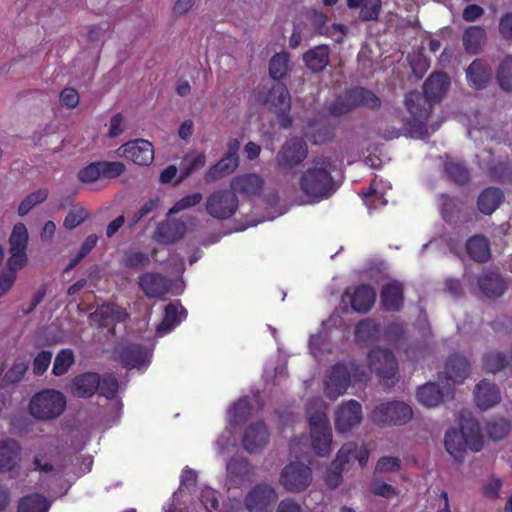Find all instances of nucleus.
I'll return each instance as SVG.
<instances>
[{
    "label": "nucleus",
    "mask_w": 512,
    "mask_h": 512,
    "mask_svg": "<svg viewBox=\"0 0 512 512\" xmlns=\"http://www.w3.org/2000/svg\"><path fill=\"white\" fill-rule=\"evenodd\" d=\"M239 167V158H233L226 154L211 166L205 173V181L207 183L217 181L232 174Z\"/></svg>",
    "instance_id": "nucleus-35"
},
{
    "label": "nucleus",
    "mask_w": 512,
    "mask_h": 512,
    "mask_svg": "<svg viewBox=\"0 0 512 512\" xmlns=\"http://www.w3.org/2000/svg\"><path fill=\"white\" fill-rule=\"evenodd\" d=\"M369 450L362 446L358 449L356 442H347L337 452L336 458L331 463V468L326 475V484L334 489L341 484L344 466L352 460H357L361 467H365L369 460Z\"/></svg>",
    "instance_id": "nucleus-4"
},
{
    "label": "nucleus",
    "mask_w": 512,
    "mask_h": 512,
    "mask_svg": "<svg viewBox=\"0 0 512 512\" xmlns=\"http://www.w3.org/2000/svg\"><path fill=\"white\" fill-rule=\"evenodd\" d=\"M349 9H360L359 19L365 22L377 21L381 12V0H347Z\"/></svg>",
    "instance_id": "nucleus-38"
},
{
    "label": "nucleus",
    "mask_w": 512,
    "mask_h": 512,
    "mask_svg": "<svg viewBox=\"0 0 512 512\" xmlns=\"http://www.w3.org/2000/svg\"><path fill=\"white\" fill-rule=\"evenodd\" d=\"M469 371L470 362L461 355H451L445 363L446 378L454 383H463L468 377Z\"/></svg>",
    "instance_id": "nucleus-33"
},
{
    "label": "nucleus",
    "mask_w": 512,
    "mask_h": 512,
    "mask_svg": "<svg viewBox=\"0 0 512 512\" xmlns=\"http://www.w3.org/2000/svg\"><path fill=\"white\" fill-rule=\"evenodd\" d=\"M22 447L13 438L0 441V473L19 474Z\"/></svg>",
    "instance_id": "nucleus-16"
},
{
    "label": "nucleus",
    "mask_w": 512,
    "mask_h": 512,
    "mask_svg": "<svg viewBox=\"0 0 512 512\" xmlns=\"http://www.w3.org/2000/svg\"><path fill=\"white\" fill-rule=\"evenodd\" d=\"M380 302L386 311H400L404 304L403 284L396 280L384 284L380 292Z\"/></svg>",
    "instance_id": "nucleus-21"
},
{
    "label": "nucleus",
    "mask_w": 512,
    "mask_h": 512,
    "mask_svg": "<svg viewBox=\"0 0 512 512\" xmlns=\"http://www.w3.org/2000/svg\"><path fill=\"white\" fill-rule=\"evenodd\" d=\"M100 375L96 372H85L77 375L71 384V392L78 398H91L99 388Z\"/></svg>",
    "instance_id": "nucleus-25"
},
{
    "label": "nucleus",
    "mask_w": 512,
    "mask_h": 512,
    "mask_svg": "<svg viewBox=\"0 0 512 512\" xmlns=\"http://www.w3.org/2000/svg\"><path fill=\"white\" fill-rule=\"evenodd\" d=\"M304 134L312 144L320 145L330 142L335 133L334 128L330 124L311 121L308 123Z\"/></svg>",
    "instance_id": "nucleus-36"
},
{
    "label": "nucleus",
    "mask_w": 512,
    "mask_h": 512,
    "mask_svg": "<svg viewBox=\"0 0 512 512\" xmlns=\"http://www.w3.org/2000/svg\"><path fill=\"white\" fill-rule=\"evenodd\" d=\"M95 314L102 326L123 322L128 317L126 310L116 304H103L97 308Z\"/></svg>",
    "instance_id": "nucleus-40"
},
{
    "label": "nucleus",
    "mask_w": 512,
    "mask_h": 512,
    "mask_svg": "<svg viewBox=\"0 0 512 512\" xmlns=\"http://www.w3.org/2000/svg\"><path fill=\"white\" fill-rule=\"evenodd\" d=\"M49 192L46 188L38 189L28 194L18 206V215H27L35 206L47 200Z\"/></svg>",
    "instance_id": "nucleus-48"
},
{
    "label": "nucleus",
    "mask_w": 512,
    "mask_h": 512,
    "mask_svg": "<svg viewBox=\"0 0 512 512\" xmlns=\"http://www.w3.org/2000/svg\"><path fill=\"white\" fill-rule=\"evenodd\" d=\"M150 255L136 249H128L123 252L122 266L129 270L139 271L149 266Z\"/></svg>",
    "instance_id": "nucleus-44"
},
{
    "label": "nucleus",
    "mask_w": 512,
    "mask_h": 512,
    "mask_svg": "<svg viewBox=\"0 0 512 512\" xmlns=\"http://www.w3.org/2000/svg\"><path fill=\"white\" fill-rule=\"evenodd\" d=\"M307 19L313 27L314 33L326 35L328 28V17L320 11H310L307 14Z\"/></svg>",
    "instance_id": "nucleus-60"
},
{
    "label": "nucleus",
    "mask_w": 512,
    "mask_h": 512,
    "mask_svg": "<svg viewBox=\"0 0 512 512\" xmlns=\"http://www.w3.org/2000/svg\"><path fill=\"white\" fill-rule=\"evenodd\" d=\"M413 416L412 408L400 401L382 403L372 412V420L377 424L404 425Z\"/></svg>",
    "instance_id": "nucleus-9"
},
{
    "label": "nucleus",
    "mask_w": 512,
    "mask_h": 512,
    "mask_svg": "<svg viewBox=\"0 0 512 512\" xmlns=\"http://www.w3.org/2000/svg\"><path fill=\"white\" fill-rule=\"evenodd\" d=\"M227 471L230 475L234 477L244 479L251 472V464L249 460L245 458H232L227 463Z\"/></svg>",
    "instance_id": "nucleus-55"
},
{
    "label": "nucleus",
    "mask_w": 512,
    "mask_h": 512,
    "mask_svg": "<svg viewBox=\"0 0 512 512\" xmlns=\"http://www.w3.org/2000/svg\"><path fill=\"white\" fill-rule=\"evenodd\" d=\"M99 165L100 164H98L97 161L80 169L77 173L78 180L82 183H92L97 181L101 177Z\"/></svg>",
    "instance_id": "nucleus-64"
},
{
    "label": "nucleus",
    "mask_w": 512,
    "mask_h": 512,
    "mask_svg": "<svg viewBox=\"0 0 512 512\" xmlns=\"http://www.w3.org/2000/svg\"><path fill=\"white\" fill-rule=\"evenodd\" d=\"M450 86L449 77L443 72L432 73L423 84V93L410 91L405 95V106L410 113L402 127L403 135L425 138L429 135L427 122L433 104L441 101Z\"/></svg>",
    "instance_id": "nucleus-1"
},
{
    "label": "nucleus",
    "mask_w": 512,
    "mask_h": 512,
    "mask_svg": "<svg viewBox=\"0 0 512 512\" xmlns=\"http://www.w3.org/2000/svg\"><path fill=\"white\" fill-rule=\"evenodd\" d=\"M496 81L505 92H512V55H506L496 69Z\"/></svg>",
    "instance_id": "nucleus-47"
},
{
    "label": "nucleus",
    "mask_w": 512,
    "mask_h": 512,
    "mask_svg": "<svg viewBox=\"0 0 512 512\" xmlns=\"http://www.w3.org/2000/svg\"><path fill=\"white\" fill-rule=\"evenodd\" d=\"M351 383L349 368L343 363L334 364L324 380V394L330 400L343 395Z\"/></svg>",
    "instance_id": "nucleus-13"
},
{
    "label": "nucleus",
    "mask_w": 512,
    "mask_h": 512,
    "mask_svg": "<svg viewBox=\"0 0 512 512\" xmlns=\"http://www.w3.org/2000/svg\"><path fill=\"white\" fill-rule=\"evenodd\" d=\"M476 405L481 410H487L497 405L501 400V394L496 384L490 383L486 379L481 380L474 391Z\"/></svg>",
    "instance_id": "nucleus-26"
},
{
    "label": "nucleus",
    "mask_w": 512,
    "mask_h": 512,
    "mask_svg": "<svg viewBox=\"0 0 512 512\" xmlns=\"http://www.w3.org/2000/svg\"><path fill=\"white\" fill-rule=\"evenodd\" d=\"M269 431L264 421H256L250 424L242 437L244 449L249 453L262 450L269 441Z\"/></svg>",
    "instance_id": "nucleus-18"
},
{
    "label": "nucleus",
    "mask_w": 512,
    "mask_h": 512,
    "mask_svg": "<svg viewBox=\"0 0 512 512\" xmlns=\"http://www.w3.org/2000/svg\"><path fill=\"white\" fill-rule=\"evenodd\" d=\"M49 507V502L42 494L32 493L20 498L17 512H47Z\"/></svg>",
    "instance_id": "nucleus-42"
},
{
    "label": "nucleus",
    "mask_w": 512,
    "mask_h": 512,
    "mask_svg": "<svg viewBox=\"0 0 512 512\" xmlns=\"http://www.w3.org/2000/svg\"><path fill=\"white\" fill-rule=\"evenodd\" d=\"M453 387H441L435 382H428L417 389L416 397L420 404L426 407H437L444 402L445 397H453Z\"/></svg>",
    "instance_id": "nucleus-17"
},
{
    "label": "nucleus",
    "mask_w": 512,
    "mask_h": 512,
    "mask_svg": "<svg viewBox=\"0 0 512 512\" xmlns=\"http://www.w3.org/2000/svg\"><path fill=\"white\" fill-rule=\"evenodd\" d=\"M202 194L200 192H195L189 195L182 197L178 200L169 210L168 214H177L183 210L189 209L198 205L202 201Z\"/></svg>",
    "instance_id": "nucleus-59"
},
{
    "label": "nucleus",
    "mask_w": 512,
    "mask_h": 512,
    "mask_svg": "<svg viewBox=\"0 0 512 512\" xmlns=\"http://www.w3.org/2000/svg\"><path fill=\"white\" fill-rule=\"evenodd\" d=\"M376 301V292L369 284H360L355 287L350 295L351 308L357 313H367L372 309Z\"/></svg>",
    "instance_id": "nucleus-27"
},
{
    "label": "nucleus",
    "mask_w": 512,
    "mask_h": 512,
    "mask_svg": "<svg viewBox=\"0 0 512 512\" xmlns=\"http://www.w3.org/2000/svg\"><path fill=\"white\" fill-rule=\"evenodd\" d=\"M119 389V383L117 378L111 374L106 373L99 380V388L97 392L100 396L105 397L108 400L115 398Z\"/></svg>",
    "instance_id": "nucleus-53"
},
{
    "label": "nucleus",
    "mask_w": 512,
    "mask_h": 512,
    "mask_svg": "<svg viewBox=\"0 0 512 512\" xmlns=\"http://www.w3.org/2000/svg\"><path fill=\"white\" fill-rule=\"evenodd\" d=\"M308 155V146L301 137H291L285 141L276 156L281 170H290L301 164Z\"/></svg>",
    "instance_id": "nucleus-11"
},
{
    "label": "nucleus",
    "mask_w": 512,
    "mask_h": 512,
    "mask_svg": "<svg viewBox=\"0 0 512 512\" xmlns=\"http://www.w3.org/2000/svg\"><path fill=\"white\" fill-rule=\"evenodd\" d=\"M505 195L500 188L486 187L477 197L478 210L487 216L492 215L504 202Z\"/></svg>",
    "instance_id": "nucleus-29"
},
{
    "label": "nucleus",
    "mask_w": 512,
    "mask_h": 512,
    "mask_svg": "<svg viewBox=\"0 0 512 512\" xmlns=\"http://www.w3.org/2000/svg\"><path fill=\"white\" fill-rule=\"evenodd\" d=\"M52 360V352L48 350H42L39 352L33 360V373L36 376H42L48 369Z\"/></svg>",
    "instance_id": "nucleus-62"
},
{
    "label": "nucleus",
    "mask_w": 512,
    "mask_h": 512,
    "mask_svg": "<svg viewBox=\"0 0 512 512\" xmlns=\"http://www.w3.org/2000/svg\"><path fill=\"white\" fill-rule=\"evenodd\" d=\"M149 353L145 346L128 343L119 350V360L126 369L140 368L149 363Z\"/></svg>",
    "instance_id": "nucleus-22"
},
{
    "label": "nucleus",
    "mask_w": 512,
    "mask_h": 512,
    "mask_svg": "<svg viewBox=\"0 0 512 512\" xmlns=\"http://www.w3.org/2000/svg\"><path fill=\"white\" fill-rule=\"evenodd\" d=\"M483 444L479 423L474 418L462 417L460 430L449 428L445 432V449L459 463L464 460L467 449L479 452L483 448Z\"/></svg>",
    "instance_id": "nucleus-3"
},
{
    "label": "nucleus",
    "mask_w": 512,
    "mask_h": 512,
    "mask_svg": "<svg viewBox=\"0 0 512 512\" xmlns=\"http://www.w3.org/2000/svg\"><path fill=\"white\" fill-rule=\"evenodd\" d=\"M330 52L328 45H318L303 54V61L312 72H321L329 64Z\"/></svg>",
    "instance_id": "nucleus-31"
},
{
    "label": "nucleus",
    "mask_w": 512,
    "mask_h": 512,
    "mask_svg": "<svg viewBox=\"0 0 512 512\" xmlns=\"http://www.w3.org/2000/svg\"><path fill=\"white\" fill-rule=\"evenodd\" d=\"M28 238L29 235L26 226L23 223L15 224L9 237V250L26 251Z\"/></svg>",
    "instance_id": "nucleus-51"
},
{
    "label": "nucleus",
    "mask_w": 512,
    "mask_h": 512,
    "mask_svg": "<svg viewBox=\"0 0 512 512\" xmlns=\"http://www.w3.org/2000/svg\"><path fill=\"white\" fill-rule=\"evenodd\" d=\"M116 153L140 166L150 165L154 160V149L148 140L135 139L121 145Z\"/></svg>",
    "instance_id": "nucleus-14"
},
{
    "label": "nucleus",
    "mask_w": 512,
    "mask_h": 512,
    "mask_svg": "<svg viewBox=\"0 0 512 512\" xmlns=\"http://www.w3.org/2000/svg\"><path fill=\"white\" fill-rule=\"evenodd\" d=\"M369 369L377 375L386 386L394 384L398 373V362L394 353L388 348L375 347L367 356Z\"/></svg>",
    "instance_id": "nucleus-6"
},
{
    "label": "nucleus",
    "mask_w": 512,
    "mask_h": 512,
    "mask_svg": "<svg viewBox=\"0 0 512 512\" xmlns=\"http://www.w3.org/2000/svg\"><path fill=\"white\" fill-rule=\"evenodd\" d=\"M252 406L248 398H240L228 410L229 423L232 426H238L248 419L251 414Z\"/></svg>",
    "instance_id": "nucleus-45"
},
{
    "label": "nucleus",
    "mask_w": 512,
    "mask_h": 512,
    "mask_svg": "<svg viewBox=\"0 0 512 512\" xmlns=\"http://www.w3.org/2000/svg\"><path fill=\"white\" fill-rule=\"evenodd\" d=\"M335 169L331 157L313 158L299 177V189L310 203H319L329 199L338 189L332 175Z\"/></svg>",
    "instance_id": "nucleus-2"
},
{
    "label": "nucleus",
    "mask_w": 512,
    "mask_h": 512,
    "mask_svg": "<svg viewBox=\"0 0 512 512\" xmlns=\"http://www.w3.org/2000/svg\"><path fill=\"white\" fill-rule=\"evenodd\" d=\"M237 195L228 189L213 192L206 200L207 213L218 220L231 218L238 209Z\"/></svg>",
    "instance_id": "nucleus-10"
},
{
    "label": "nucleus",
    "mask_w": 512,
    "mask_h": 512,
    "mask_svg": "<svg viewBox=\"0 0 512 512\" xmlns=\"http://www.w3.org/2000/svg\"><path fill=\"white\" fill-rule=\"evenodd\" d=\"M87 218V211L83 207L75 206L67 213L63 221V226L68 230H72L81 225Z\"/></svg>",
    "instance_id": "nucleus-57"
},
{
    "label": "nucleus",
    "mask_w": 512,
    "mask_h": 512,
    "mask_svg": "<svg viewBox=\"0 0 512 512\" xmlns=\"http://www.w3.org/2000/svg\"><path fill=\"white\" fill-rule=\"evenodd\" d=\"M462 211V202H460L457 198L451 197L449 195H442V206L441 213L443 219L446 222H453L456 218H459V215Z\"/></svg>",
    "instance_id": "nucleus-52"
},
{
    "label": "nucleus",
    "mask_w": 512,
    "mask_h": 512,
    "mask_svg": "<svg viewBox=\"0 0 512 512\" xmlns=\"http://www.w3.org/2000/svg\"><path fill=\"white\" fill-rule=\"evenodd\" d=\"M186 317L187 311L179 301L168 303L164 308V318L156 328L157 335L162 337L170 333Z\"/></svg>",
    "instance_id": "nucleus-23"
},
{
    "label": "nucleus",
    "mask_w": 512,
    "mask_h": 512,
    "mask_svg": "<svg viewBox=\"0 0 512 512\" xmlns=\"http://www.w3.org/2000/svg\"><path fill=\"white\" fill-rule=\"evenodd\" d=\"M263 184L264 181L259 175L247 173L232 178L230 190L235 194L239 193L243 196L251 197L260 194Z\"/></svg>",
    "instance_id": "nucleus-24"
},
{
    "label": "nucleus",
    "mask_w": 512,
    "mask_h": 512,
    "mask_svg": "<svg viewBox=\"0 0 512 512\" xmlns=\"http://www.w3.org/2000/svg\"><path fill=\"white\" fill-rule=\"evenodd\" d=\"M288 56L285 53L275 54L269 62V75L274 80L282 79L288 68Z\"/></svg>",
    "instance_id": "nucleus-54"
},
{
    "label": "nucleus",
    "mask_w": 512,
    "mask_h": 512,
    "mask_svg": "<svg viewBox=\"0 0 512 512\" xmlns=\"http://www.w3.org/2000/svg\"><path fill=\"white\" fill-rule=\"evenodd\" d=\"M482 364L487 372L496 373L507 366L508 359L503 352L490 351L483 355Z\"/></svg>",
    "instance_id": "nucleus-49"
},
{
    "label": "nucleus",
    "mask_w": 512,
    "mask_h": 512,
    "mask_svg": "<svg viewBox=\"0 0 512 512\" xmlns=\"http://www.w3.org/2000/svg\"><path fill=\"white\" fill-rule=\"evenodd\" d=\"M66 407L64 394L55 389H43L30 400L29 412L38 420H52L59 417Z\"/></svg>",
    "instance_id": "nucleus-5"
},
{
    "label": "nucleus",
    "mask_w": 512,
    "mask_h": 512,
    "mask_svg": "<svg viewBox=\"0 0 512 512\" xmlns=\"http://www.w3.org/2000/svg\"><path fill=\"white\" fill-rule=\"evenodd\" d=\"M478 286L488 298H497L507 289L505 281L496 272L485 271L478 277Z\"/></svg>",
    "instance_id": "nucleus-30"
},
{
    "label": "nucleus",
    "mask_w": 512,
    "mask_h": 512,
    "mask_svg": "<svg viewBox=\"0 0 512 512\" xmlns=\"http://www.w3.org/2000/svg\"><path fill=\"white\" fill-rule=\"evenodd\" d=\"M363 418L361 404L354 400H348L341 404L335 413V429L339 433H345L358 426Z\"/></svg>",
    "instance_id": "nucleus-15"
},
{
    "label": "nucleus",
    "mask_w": 512,
    "mask_h": 512,
    "mask_svg": "<svg viewBox=\"0 0 512 512\" xmlns=\"http://www.w3.org/2000/svg\"><path fill=\"white\" fill-rule=\"evenodd\" d=\"M377 185H378V179H377V177H375L371 181L369 190L362 194L364 202L369 207L378 208L387 203V201L383 197V194L377 190Z\"/></svg>",
    "instance_id": "nucleus-56"
},
{
    "label": "nucleus",
    "mask_w": 512,
    "mask_h": 512,
    "mask_svg": "<svg viewBox=\"0 0 512 512\" xmlns=\"http://www.w3.org/2000/svg\"><path fill=\"white\" fill-rule=\"evenodd\" d=\"M512 429V423L509 419L498 416L490 419L486 423V431L489 438L502 440L508 436Z\"/></svg>",
    "instance_id": "nucleus-46"
},
{
    "label": "nucleus",
    "mask_w": 512,
    "mask_h": 512,
    "mask_svg": "<svg viewBox=\"0 0 512 512\" xmlns=\"http://www.w3.org/2000/svg\"><path fill=\"white\" fill-rule=\"evenodd\" d=\"M467 254L476 262L484 263L490 258V248L487 239L481 235H474L466 242Z\"/></svg>",
    "instance_id": "nucleus-39"
},
{
    "label": "nucleus",
    "mask_w": 512,
    "mask_h": 512,
    "mask_svg": "<svg viewBox=\"0 0 512 512\" xmlns=\"http://www.w3.org/2000/svg\"><path fill=\"white\" fill-rule=\"evenodd\" d=\"M98 164H100V175L108 179L119 177L126 170L125 165L118 161H98Z\"/></svg>",
    "instance_id": "nucleus-58"
},
{
    "label": "nucleus",
    "mask_w": 512,
    "mask_h": 512,
    "mask_svg": "<svg viewBox=\"0 0 512 512\" xmlns=\"http://www.w3.org/2000/svg\"><path fill=\"white\" fill-rule=\"evenodd\" d=\"M466 78L473 89H485L492 79L491 66L486 60L477 58L466 69Z\"/></svg>",
    "instance_id": "nucleus-20"
},
{
    "label": "nucleus",
    "mask_w": 512,
    "mask_h": 512,
    "mask_svg": "<svg viewBox=\"0 0 512 512\" xmlns=\"http://www.w3.org/2000/svg\"><path fill=\"white\" fill-rule=\"evenodd\" d=\"M313 479L312 469L302 462H290L280 473L279 482L289 492L305 491Z\"/></svg>",
    "instance_id": "nucleus-7"
},
{
    "label": "nucleus",
    "mask_w": 512,
    "mask_h": 512,
    "mask_svg": "<svg viewBox=\"0 0 512 512\" xmlns=\"http://www.w3.org/2000/svg\"><path fill=\"white\" fill-rule=\"evenodd\" d=\"M206 164V156L204 153L197 154L191 161L185 164L180 171L179 179L176 183H180L184 179L188 178L193 172L203 168Z\"/></svg>",
    "instance_id": "nucleus-61"
},
{
    "label": "nucleus",
    "mask_w": 512,
    "mask_h": 512,
    "mask_svg": "<svg viewBox=\"0 0 512 512\" xmlns=\"http://www.w3.org/2000/svg\"><path fill=\"white\" fill-rule=\"evenodd\" d=\"M265 102L273 112L290 111L291 97L286 85L283 83L274 84L268 91Z\"/></svg>",
    "instance_id": "nucleus-32"
},
{
    "label": "nucleus",
    "mask_w": 512,
    "mask_h": 512,
    "mask_svg": "<svg viewBox=\"0 0 512 512\" xmlns=\"http://www.w3.org/2000/svg\"><path fill=\"white\" fill-rule=\"evenodd\" d=\"M75 362L74 353L71 349H61L53 363L52 374L62 376L66 374Z\"/></svg>",
    "instance_id": "nucleus-50"
},
{
    "label": "nucleus",
    "mask_w": 512,
    "mask_h": 512,
    "mask_svg": "<svg viewBox=\"0 0 512 512\" xmlns=\"http://www.w3.org/2000/svg\"><path fill=\"white\" fill-rule=\"evenodd\" d=\"M186 231L181 221H165L159 224L155 231L156 241L163 244H172L181 239Z\"/></svg>",
    "instance_id": "nucleus-34"
},
{
    "label": "nucleus",
    "mask_w": 512,
    "mask_h": 512,
    "mask_svg": "<svg viewBox=\"0 0 512 512\" xmlns=\"http://www.w3.org/2000/svg\"><path fill=\"white\" fill-rule=\"evenodd\" d=\"M138 285L148 298L162 297L170 290L169 280L154 272H146L139 276Z\"/></svg>",
    "instance_id": "nucleus-19"
},
{
    "label": "nucleus",
    "mask_w": 512,
    "mask_h": 512,
    "mask_svg": "<svg viewBox=\"0 0 512 512\" xmlns=\"http://www.w3.org/2000/svg\"><path fill=\"white\" fill-rule=\"evenodd\" d=\"M9 254L10 256L7 260L5 269L16 274L17 271L21 270L27 263L26 251L9 250Z\"/></svg>",
    "instance_id": "nucleus-63"
},
{
    "label": "nucleus",
    "mask_w": 512,
    "mask_h": 512,
    "mask_svg": "<svg viewBox=\"0 0 512 512\" xmlns=\"http://www.w3.org/2000/svg\"><path fill=\"white\" fill-rule=\"evenodd\" d=\"M444 171L447 177L456 185L463 186L469 182L470 174L465 163L459 160H447L444 163Z\"/></svg>",
    "instance_id": "nucleus-41"
},
{
    "label": "nucleus",
    "mask_w": 512,
    "mask_h": 512,
    "mask_svg": "<svg viewBox=\"0 0 512 512\" xmlns=\"http://www.w3.org/2000/svg\"><path fill=\"white\" fill-rule=\"evenodd\" d=\"M486 41V31L480 26H469L465 29L462 37L464 49L469 54L481 52Z\"/></svg>",
    "instance_id": "nucleus-37"
},
{
    "label": "nucleus",
    "mask_w": 512,
    "mask_h": 512,
    "mask_svg": "<svg viewBox=\"0 0 512 512\" xmlns=\"http://www.w3.org/2000/svg\"><path fill=\"white\" fill-rule=\"evenodd\" d=\"M278 498L273 486L258 483L246 494L244 505L248 512H268Z\"/></svg>",
    "instance_id": "nucleus-12"
},
{
    "label": "nucleus",
    "mask_w": 512,
    "mask_h": 512,
    "mask_svg": "<svg viewBox=\"0 0 512 512\" xmlns=\"http://www.w3.org/2000/svg\"><path fill=\"white\" fill-rule=\"evenodd\" d=\"M379 336L380 325L371 318L359 321L355 327V338L359 342H372L378 340Z\"/></svg>",
    "instance_id": "nucleus-43"
},
{
    "label": "nucleus",
    "mask_w": 512,
    "mask_h": 512,
    "mask_svg": "<svg viewBox=\"0 0 512 512\" xmlns=\"http://www.w3.org/2000/svg\"><path fill=\"white\" fill-rule=\"evenodd\" d=\"M311 445L318 456H328L331 452L332 429L324 413H314L309 418Z\"/></svg>",
    "instance_id": "nucleus-8"
},
{
    "label": "nucleus",
    "mask_w": 512,
    "mask_h": 512,
    "mask_svg": "<svg viewBox=\"0 0 512 512\" xmlns=\"http://www.w3.org/2000/svg\"><path fill=\"white\" fill-rule=\"evenodd\" d=\"M346 94L352 110L358 107L377 110L381 107L380 98L367 88L359 86L352 87L346 91Z\"/></svg>",
    "instance_id": "nucleus-28"
}]
</instances>
